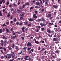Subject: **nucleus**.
<instances>
[{"label": "nucleus", "mask_w": 61, "mask_h": 61, "mask_svg": "<svg viewBox=\"0 0 61 61\" xmlns=\"http://www.w3.org/2000/svg\"><path fill=\"white\" fill-rule=\"evenodd\" d=\"M4 56H2L0 58L1 59H3L4 58Z\"/></svg>", "instance_id": "nucleus-36"}, {"label": "nucleus", "mask_w": 61, "mask_h": 61, "mask_svg": "<svg viewBox=\"0 0 61 61\" xmlns=\"http://www.w3.org/2000/svg\"><path fill=\"white\" fill-rule=\"evenodd\" d=\"M53 7H54V8H55L56 9H57V6L55 5H53Z\"/></svg>", "instance_id": "nucleus-10"}, {"label": "nucleus", "mask_w": 61, "mask_h": 61, "mask_svg": "<svg viewBox=\"0 0 61 61\" xmlns=\"http://www.w3.org/2000/svg\"><path fill=\"white\" fill-rule=\"evenodd\" d=\"M20 16H22L23 17L24 15V13H23L22 14H20Z\"/></svg>", "instance_id": "nucleus-20"}, {"label": "nucleus", "mask_w": 61, "mask_h": 61, "mask_svg": "<svg viewBox=\"0 0 61 61\" xmlns=\"http://www.w3.org/2000/svg\"><path fill=\"white\" fill-rule=\"evenodd\" d=\"M0 16H2L3 15H2V12L0 10Z\"/></svg>", "instance_id": "nucleus-14"}, {"label": "nucleus", "mask_w": 61, "mask_h": 61, "mask_svg": "<svg viewBox=\"0 0 61 61\" xmlns=\"http://www.w3.org/2000/svg\"><path fill=\"white\" fill-rule=\"evenodd\" d=\"M9 24V22H6V25H8V24Z\"/></svg>", "instance_id": "nucleus-64"}, {"label": "nucleus", "mask_w": 61, "mask_h": 61, "mask_svg": "<svg viewBox=\"0 0 61 61\" xmlns=\"http://www.w3.org/2000/svg\"><path fill=\"white\" fill-rule=\"evenodd\" d=\"M14 60V59H12L10 60V61H13Z\"/></svg>", "instance_id": "nucleus-57"}, {"label": "nucleus", "mask_w": 61, "mask_h": 61, "mask_svg": "<svg viewBox=\"0 0 61 61\" xmlns=\"http://www.w3.org/2000/svg\"><path fill=\"white\" fill-rule=\"evenodd\" d=\"M15 37H16V35H15V36H14L12 38L13 39H15Z\"/></svg>", "instance_id": "nucleus-15"}, {"label": "nucleus", "mask_w": 61, "mask_h": 61, "mask_svg": "<svg viewBox=\"0 0 61 61\" xmlns=\"http://www.w3.org/2000/svg\"><path fill=\"white\" fill-rule=\"evenodd\" d=\"M21 38H22V40H24V39H25V38H24V37H21Z\"/></svg>", "instance_id": "nucleus-52"}, {"label": "nucleus", "mask_w": 61, "mask_h": 61, "mask_svg": "<svg viewBox=\"0 0 61 61\" xmlns=\"http://www.w3.org/2000/svg\"><path fill=\"white\" fill-rule=\"evenodd\" d=\"M40 25H41V26H43V24L42 23H41L40 24Z\"/></svg>", "instance_id": "nucleus-51"}, {"label": "nucleus", "mask_w": 61, "mask_h": 61, "mask_svg": "<svg viewBox=\"0 0 61 61\" xmlns=\"http://www.w3.org/2000/svg\"><path fill=\"white\" fill-rule=\"evenodd\" d=\"M35 13L36 14H37V11L36 10L35 11Z\"/></svg>", "instance_id": "nucleus-60"}, {"label": "nucleus", "mask_w": 61, "mask_h": 61, "mask_svg": "<svg viewBox=\"0 0 61 61\" xmlns=\"http://www.w3.org/2000/svg\"><path fill=\"white\" fill-rule=\"evenodd\" d=\"M3 49L4 51H6V48H3Z\"/></svg>", "instance_id": "nucleus-41"}, {"label": "nucleus", "mask_w": 61, "mask_h": 61, "mask_svg": "<svg viewBox=\"0 0 61 61\" xmlns=\"http://www.w3.org/2000/svg\"><path fill=\"white\" fill-rule=\"evenodd\" d=\"M5 29H6V31L7 32H9V29H8L7 28H5Z\"/></svg>", "instance_id": "nucleus-11"}, {"label": "nucleus", "mask_w": 61, "mask_h": 61, "mask_svg": "<svg viewBox=\"0 0 61 61\" xmlns=\"http://www.w3.org/2000/svg\"><path fill=\"white\" fill-rule=\"evenodd\" d=\"M20 25H22V23L21 22L19 24Z\"/></svg>", "instance_id": "nucleus-58"}, {"label": "nucleus", "mask_w": 61, "mask_h": 61, "mask_svg": "<svg viewBox=\"0 0 61 61\" xmlns=\"http://www.w3.org/2000/svg\"><path fill=\"white\" fill-rule=\"evenodd\" d=\"M42 21H45V19L44 18H42Z\"/></svg>", "instance_id": "nucleus-43"}, {"label": "nucleus", "mask_w": 61, "mask_h": 61, "mask_svg": "<svg viewBox=\"0 0 61 61\" xmlns=\"http://www.w3.org/2000/svg\"><path fill=\"white\" fill-rule=\"evenodd\" d=\"M34 49H31V51L32 52H34Z\"/></svg>", "instance_id": "nucleus-44"}, {"label": "nucleus", "mask_w": 61, "mask_h": 61, "mask_svg": "<svg viewBox=\"0 0 61 61\" xmlns=\"http://www.w3.org/2000/svg\"><path fill=\"white\" fill-rule=\"evenodd\" d=\"M22 52H23V51H21L20 52H19V53H18V54H19L20 55H21V54H22Z\"/></svg>", "instance_id": "nucleus-28"}, {"label": "nucleus", "mask_w": 61, "mask_h": 61, "mask_svg": "<svg viewBox=\"0 0 61 61\" xmlns=\"http://www.w3.org/2000/svg\"><path fill=\"white\" fill-rule=\"evenodd\" d=\"M29 20V21H30V22H32V21H33V19H32L31 18H30Z\"/></svg>", "instance_id": "nucleus-24"}, {"label": "nucleus", "mask_w": 61, "mask_h": 61, "mask_svg": "<svg viewBox=\"0 0 61 61\" xmlns=\"http://www.w3.org/2000/svg\"><path fill=\"white\" fill-rule=\"evenodd\" d=\"M2 26H6V25H5V23H4V24H3Z\"/></svg>", "instance_id": "nucleus-46"}, {"label": "nucleus", "mask_w": 61, "mask_h": 61, "mask_svg": "<svg viewBox=\"0 0 61 61\" xmlns=\"http://www.w3.org/2000/svg\"><path fill=\"white\" fill-rule=\"evenodd\" d=\"M48 17H50L51 16V14H49L48 15Z\"/></svg>", "instance_id": "nucleus-18"}, {"label": "nucleus", "mask_w": 61, "mask_h": 61, "mask_svg": "<svg viewBox=\"0 0 61 61\" xmlns=\"http://www.w3.org/2000/svg\"><path fill=\"white\" fill-rule=\"evenodd\" d=\"M37 21H38V22H40V21H41V19H38Z\"/></svg>", "instance_id": "nucleus-26"}, {"label": "nucleus", "mask_w": 61, "mask_h": 61, "mask_svg": "<svg viewBox=\"0 0 61 61\" xmlns=\"http://www.w3.org/2000/svg\"><path fill=\"white\" fill-rule=\"evenodd\" d=\"M24 59H25L26 60H28L27 58H24Z\"/></svg>", "instance_id": "nucleus-63"}, {"label": "nucleus", "mask_w": 61, "mask_h": 61, "mask_svg": "<svg viewBox=\"0 0 61 61\" xmlns=\"http://www.w3.org/2000/svg\"><path fill=\"white\" fill-rule=\"evenodd\" d=\"M52 57H53V58H55V56H54V55H52Z\"/></svg>", "instance_id": "nucleus-61"}, {"label": "nucleus", "mask_w": 61, "mask_h": 61, "mask_svg": "<svg viewBox=\"0 0 61 61\" xmlns=\"http://www.w3.org/2000/svg\"><path fill=\"white\" fill-rule=\"evenodd\" d=\"M35 8H36L37 9V8H40V7L38 6H36L35 7Z\"/></svg>", "instance_id": "nucleus-13"}, {"label": "nucleus", "mask_w": 61, "mask_h": 61, "mask_svg": "<svg viewBox=\"0 0 61 61\" xmlns=\"http://www.w3.org/2000/svg\"><path fill=\"white\" fill-rule=\"evenodd\" d=\"M12 18H13V16H10V19H12Z\"/></svg>", "instance_id": "nucleus-48"}, {"label": "nucleus", "mask_w": 61, "mask_h": 61, "mask_svg": "<svg viewBox=\"0 0 61 61\" xmlns=\"http://www.w3.org/2000/svg\"><path fill=\"white\" fill-rule=\"evenodd\" d=\"M49 19L50 20H52V19H53V17H50L49 18Z\"/></svg>", "instance_id": "nucleus-37"}, {"label": "nucleus", "mask_w": 61, "mask_h": 61, "mask_svg": "<svg viewBox=\"0 0 61 61\" xmlns=\"http://www.w3.org/2000/svg\"><path fill=\"white\" fill-rule=\"evenodd\" d=\"M26 48L25 47H24V48H23V50H24L25 51H26Z\"/></svg>", "instance_id": "nucleus-21"}, {"label": "nucleus", "mask_w": 61, "mask_h": 61, "mask_svg": "<svg viewBox=\"0 0 61 61\" xmlns=\"http://www.w3.org/2000/svg\"><path fill=\"white\" fill-rule=\"evenodd\" d=\"M13 5L14 6H15V7H16L17 6V5H16V4H15V3H14L13 4Z\"/></svg>", "instance_id": "nucleus-16"}, {"label": "nucleus", "mask_w": 61, "mask_h": 61, "mask_svg": "<svg viewBox=\"0 0 61 61\" xmlns=\"http://www.w3.org/2000/svg\"><path fill=\"white\" fill-rule=\"evenodd\" d=\"M24 59H25L26 60H28L27 58H24Z\"/></svg>", "instance_id": "nucleus-62"}, {"label": "nucleus", "mask_w": 61, "mask_h": 61, "mask_svg": "<svg viewBox=\"0 0 61 61\" xmlns=\"http://www.w3.org/2000/svg\"><path fill=\"white\" fill-rule=\"evenodd\" d=\"M56 38H53V41H56Z\"/></svg>", "instance_id": "nucleus-25"}, {"label": "nucleus", "mask_w": 61, "mask_h": 61, "mask_svg": "<svg viewBox=\"0 0 61 61\" xmlns=\"http://www.w3.org/2000/svg\"><path fill=\"white\" fill-rule=\"evenodd\" d=\"M47 31L48 33H50V30H47Z\"/></svg>", "instance_id": "nucleus-42"}, {"label": "nucleus", "mask_w": 61, "mask_h": 61, "mask_svg": "<svg viewBox=\"0 0 61 61\" xmlns=\"http://www.w3.org/2000/svg\"><path fill=\"white\" fill-rule=\"evenodd\" d=\"M25 5H23V6L22 7V8H24V7H25Z\"/></svg>", "instance_id": "nucleus-30"}, {"label": "nucleus", "mask_w": 61, "mask_h": 61, "mask_svg": "<svg viewBox=\"0 0 61 61\" xmlns=\"http://www.w3.org/2000/svg\"><path fill=\"white\" fill-rule=\"evenodd\" d=\"M29 3L27 2L25 4V5H29Z\"/></svg>", "instance_id": "nucleus-19"}, {"label": "nucleus", "mask_w": 61, "mask_h": 61, "mask_svg": "<svg viewBox=\"0 0 61 61\" xmlns=\"http://www.w3.org/2000/svg\"><path fill=\"white\" fill-rule=\"evenodd\" d=\"M2 4V0H0V4Z\"/></svg>", "instance_id": "nucleus-39"}, {"label": "nucleus", "mask_w": 61, "mask_h": 61, "mask_svg": "<svg viewBox=\"0 0 61 61\" xmlns=\"http://www.w3.org/2000/svg\"><path fill=\"white\" fill-rule=\"evenodd\" d=\"M41 31H44L45 30V28H41Z\"/></svg>", "instance_id": "nucleus-29"}, {"label": "nucleus", "mask_w": 61, "mask_h": 61, "mask_svg": "<svg viewBox=\"0 0 61 61\" xmlns=\"http://www.w3.org/2000/svg\"><path fill=\"white\" fill-rule=\"evenodd\" d=\"M7 41L6 40H5L4 41V46H6V43H7Z\"/></svg>", "instance_id": "nucleus-3"}, {"label": "nucleus", "mask_w": 61, "mask_h": 61, "mask_svg": "<svg viewBox=\"0 0 61 61\" xmlns=\"http://www.w3.org/2000/svg\"><path fill=\"white\" fill-rule=\"evenodd\" d=\"M2 12L4 13V12H5V9H3V10H2Z\"/></svg>", "instance_id": "nucleus-56"}, {"label": "nucleus", "mask_w": 61, "mask_h": 61, "mask_svg": "<svg viewBox=\"0 0 61 61\" xmlns=\"http://www.w3.org/2000/svg\"><path fill=\"white\" fill-rule=\"evenodd\" d=\"M2 2L3 3H5V0H2Z\"/></svg>", "instance_id": "nucleus-34"}, {"label": "nucleus", "mask_w": 61, "mask_h": 61, "mask_svg": "<svg viewBox=\"0 0 61 61\" xmlns=\"http://www.w3.org/2000/svg\"><path fill=\"white\" fill-rule=\"evenodd\" d=\"M12 6V5L10 4L9 5V7H11Z\"/></svg>", "instance_id": "nucleus-50"}, {"label": "nucleus", "mask_w": 61, "mask_h": 61, "mask_svg": "<svg viewBox=\"0 0 61 61\" xmlns=\"http://www.w3.org/2000/svg\"><path fill=\"white\" fill-rule=\"evenodd\" d=\"M36 5H40V3L38 2H36Z\"/></svg>", "instance_id": "nucleus-7"}, {"label": "nucleus", "mask_w": 61, "mask_h": 61, "mask_svg": "<svg viewBox=\"0 0 61 61\" xmlns=\"http://www.w3.org/2000/svg\"><path fill=\"white\" fill-rule=\"evenodd\" d=\"M3 39H7V38H6V37H5V36H3V37H2Z\"/></svg>", "instance_id": "nucleus-12"}, {"label": "nucleus", "mask_w": 61, "mask_h": 61, "mask_svg": "<svg viewBox=\"0 0 61 61\" xmlns=\"http://www.w3.org/2000/svg\"><path fill=\"white\" fill-rule=\"evenodd\" d=\"M21 29H22V32H25V31H24V30H25V27H22L21 28Z\"/></svg>", "instance_id": "nucleus-8"}, {"label": "nucleus", "mask_w": 61, "mask_h": 61, "mask_svg": "<svg viewBox=\"0 0 61 61\" xmlns=\"http://www.w3.org/2000/svg\"><path fill=\"white\" fill-rule=\"evenodd\" d=\"M10 14L9 13H8V14L7 15V17H9L10 16Z\"/></svg>", "instance_id": "nucleus-23"}, {"label": "nucleus", "mask_w": 61, "mask_h": 61, "mask_svg": "<svg viewBox=\"0 0 61 61\" xmlns=\"http://www.w3.org/2000/svg\"><path fill=\"white\" fill-rule=\"evenodd\" d=\"M37 28H41V27L40 26H37Z\"/></svg>", "instance_id": "nucleus-33"}, {"label": "nucleus", "mask_w": 61, "mask_h": 61, "mask_svg": "<svg viewBox=\"0 0 61 61\" xmlns=\"http://www.w3.org/2000/svg\"><path fill=\"white\" fill-rule=\"evenodd\" d=\"M12 47L13 48H14L15 47V45L13 44L12 46Z\"/></svg>", "instance_id": "nucleus-40"}, {"label": "nucleus", "mask_w": 61, "mask_h": 61, "mask_svg": "<svg viewBox=\"0 0 61 61\" xmlns=\"http://www.w3.org/2000/svg\"><path fill=\"white\" fill-rule=\"evenodd\" d=\"M5 30V28H3L2 30V29H0V34L2 33L3 32H4V31Z\"/></svg>", "instance_id": "nucleus-1"}, {"label": "nucleus", "mask_w": 61, "mask_h": 61, "mask_svg": "<svg viewBox=\"0 0 61 61\" xmlns=\"http://www.w3.org/2000/svg\"><path fill=\"white\" fill-rule=\"evenodd\" d=\"M46 51H45V52H44V53L45 54V55H46Z\"/></svg>", "instance_id": "nucleus-55"}, {"label": "nucleus", "mask_w": 61, "mask_h": 61, "mask_svg": "<svg viewBox=\"0 0 61 61\" xmlns=\"http://www.w3.org/2000/svg\"><path fill=\"white\" fill-rule=\"evenodd\" d=\"M32 45V44L31 43H30L29 42H28V43H27V46H31Z\"/></svg>", "instance_id": "nucleus-5"}, {"label": "nucleus", "mask_w": 61, "mask_h": 61, "mask_svg": "<svg viewBox=\"0 0 61 61\" xmlns=\"http://www.w3.org/2000/svg\"><path fill=\"white\" fill-rule=\"evenodd\" d=\"M15 48L16 50H19V48H18V47L17 46H15Z\"/></svg>", "instance_id": "nucleus-6"}, {"label": "nucleus", "mask_w": 61, "mask_h": 61, "mask_svg": "<svg viewBox=\"0 0 61 61\" xmlns=\"http://www.w3.org/2000/svg\"><path fill=\"white\" fill-rule=\"evenodd\" d=\"M46 5H48V3L47 2V1H46L45 2Z\"/></svg>", "instance_id": "nucleus-22"}, {"label": "nucleus", "mask_w": 61, "mask_h": 61, "mask_svg": "<svg viewBox=\"0 0 61 61\" xmlns=\"http://www.w3.org/2000/svg\"><path fill=\"white\" fill-rule=\"evenodd\" d=\"M10 10L11 11H14V9H13V8H12Z\"/></svg>", "instance_id": "nucleus-45"}, {"label": "nucleus", "mask_w": 61, "mask_h": 61, "mask_svg": "<svg viewBox=\"0 0 61 61\" xmlns=\"http://www.w3.org/2000/svg\"><path fill=\"white\" fill-rule=\"evenodd\" d=\"M17 11L18 12V13H21L22 12V10H17Z\"/></svg>", "instance_id": "nucleus-9"}, {"label": "nucleus", "mask_w": 61, "mask_h": 61, "mask_svg": "<svg viewBox=\"0 0 61 61\" xmlns=\"http://www.w3.org/2000/svg\"><path fill=\"white\" fill-rule=\"evenodd\" d=\"M20 19L21 20H22L23 19V17H20Z\"/></svg>", "instance_id": "nucleus-54"}, {"label": "nucleus", "mask_w": 61, "mask_h": 61, "mask_svg": "<svg viewBox=\"0 0 61 61\" xmlns=\"http://www.w3.org/2000/svg\"><path fill=\"white\" fill-rule=\"evenodd\" d=\"M9 4V1H7L6 3V4L7 5H8Z\"/></svg>", "instance_id": "nucleus-32"}, {"label": "nucleus", "mask_w": 61, "mask_h": 61, "mask_svg": "<svg viewBox=\"0 0 61 61\" xmlns=\"http://www.w3.org/2000/svg\"><path fill=\"white\" fill-rule=\"evenodd\" d=\"M33 8H34V7H32L30 8V10H31V9H33Z\"/></svg>", "instance_id": "nucleus-35"}, {"label": "nucleus", "mask_w": 61, "mask_h": 61, "mask_svg": "<svg viewBox=\"0 0 61 61\" xmlns=\"http://www.w3.org/2000/svg\"><path fill=\"white\" fill-rule=\"evenodd\" d=\"M35 43L37 44H38L39 43V42H38V41H37L35 42Z\"/></svg>", "instance_id": "nucleus-27"}, {"label": "nucleus", "mask_w": 61, "mask_h": 61, "mask_svg": "<svg viewBox=\"0 0 61 61\" xmlns=\"http://www.w3.org/2000/svg\"><path fill=\"white\" fill-rule=\"evenodd\" d=\"M33 17L34 18L36 19V18H37L38 17H37V16H36V14H34L33 15Z\"/></svg>", "instance_id": "nucleus-4"}, {"label": "nucleus", "mask_w": 61, "mask_h": 61, "mask_svg": "<svg viewBox=\"0 0 61 61\" xmlns=\"http://www.w3.org/2000/svg\"><path fill=\"white\" fill-rule=\"evenodd\" d=\"M8 56H9L10 57L12 56V54H7Z\"/></svg>", "instance_id": "nucleus-17"}, {"label": "nucleus", "mask_w": 61, "mask_h": 61, "mask_svg": "<svg viewBox=\"0 0 61 61\" xmlns=\"http://www.w3.org/2000/svg\"><path fill=\"white\" fill-rule=\"evenodd\" d=\"M0 42L1 43V46H4V41L3 40H1L0 41Z\"/></svg>", "instance_id": "nucleus-2"}, {"label": "nucleus", "mask_w": 61, "mask_h": 61, "mask_svg": "<svg viewBox=\"0 0 61 61\" xmlns=\"http://www.w3.org/2000/svg\"><path fill=\"white\" fill-rule=\"evenodd\" d=\"M14 22H16V18H15L14 19Z\"/></svg>", "instance_id": "nucleus-38"}, {"label": "nucleus", "mask_w": 61, "mask_h": 61, "mask_svg": "<svg viewBox=\"0 0 61 61\" xmlns=\"http://www.w3.org/2000/svg\"><path fill=\"white\" fill-rule=\"evenodd\" d=\"M30 49H31V48H29L27 49V50H30Z\"/></svg>", "instance_id": "nucleus-53"}, {"label": "nucleus", "mask_w": 61, "mask_h": 61, "mask_svg": "<svg viewBox=\"0 0 61 61\" xmlns=\"http://www.w3.org/2000/svg\"><path fill=\"white\" fill-rule=\"evenodd\" d=\"M43 26H45L46 25V24H45L44 23L43 24Z\"/></svg>", "instance_id": "nucleus-47"}, {"label": "nucleus", "mask_w": 61, "mask_h": 61, "mask_svg": "<svg viewBox=\"0 0 61 61\" xmlns=\"http://www.w3.org/2000/svg\"><path fill=\"white\" fill-rule=\"evenodd\" d=\"M10 31H13L14 30V29L13 28H11L10 29Z\"/></svg>", "instance_id": "nucleus-31"}, {"label": "nucleus", "mask_w": 61, "mask_h": 61, "mask_svg": "<svg viewBox=\"0 0 61 61\" xmlns=\"http://www.w3.org/2000/svg\"><path fill=\"white\" fill-rule=\"evenodd\" d=\"M44 11H45V10L44 9H42L41 10V12H44Z\"/></svg>", "instance_id": "nucleus-49"}, {"label": "nucleus", "mask_w": 61, "mask_h": 61, "mask_svg": "<svg viewBox=\"0 0 61 61\" xmlns=\"http://www.w3.org/2000/svg\"><path fill=\"white\" fill-rule=\"evenodd\" d=\"M36 2V0H34L32 1V3H35Z\"/></svg>", "instance_id": "nucleus-59"}]
</instances>
